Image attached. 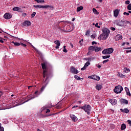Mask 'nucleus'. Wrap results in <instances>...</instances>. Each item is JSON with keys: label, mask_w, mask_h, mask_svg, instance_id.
Returning a JSON list of instances; mask_svg holds the SVG:
<instances>
[{"label": "nucleus", "mask_w": 131, "mask_h": 131, "mask_svg": "<svg viewBox=\"0 0 131 131\" xmlns=\"http://www.w3.org/2000/svg\"><path fill=\"white\" fill-rule=\"evenodd\" d=\"M94 45H98V42H97L96 41H93L92 45L94 46Z\"/></svg>", "instance_id": "nucleus-53"}, {"label": "nucleus", "mask_w": 131, "mask_h": 131, "mask_svg": "<svg viewBox=\"0 0 131 131\" xmlns=\"http://www.w3.org/2000/svg\"><path fill=\"white\" fill-rule=\"evenodd\" d=\"M34 94L35 95H37V96L39 95V94H38V91H36Z\"/></svg>", "instance_id": "nucleus-57"}, {"label": "nucleus", "mask_w": 131, "mask_h": 131, "mask_svg": "<svg viewBox=\"0 0 131 131\" xmlns=\"http://www.w3.org/2000/svg\"><path fill=\"white\" fill-rule=\"evenodd\" d=\"M129 3H130V2L128 0L125 1V4L126 5H129Z\"/></svg>", "instance_id": "nucleus-49"}, {"label": "nucleus", "mask_w": 131, "mask_h": 131, "mask_svg": "<svg viewBox=\"0 0 131 131\" xmlns=\"http://www.w3.org/2000/svg\"><path fill=\"white\" fill-rule=\"evenodd\" d=\"M62 102H59L57 103V105L56 106V109H61L62 108Z\"/></svg>", "instance_id": "nucleus-25"}, {"label": "nucleus", "mask_w": 131, "mask_h": 131, "mask_svg": "<svg viewBox=\"0 0 131 131\" xmlns=\"http://www.w3.org/2000/svg\"><path fill=\"white\" fill-rule=\"evenodd\" d=\"M110 34V30L106 28H103L102 29V34H101V36H102V40H106L109 37Z\"/></svg>", "instance_id": "nucleus-1"}, {"label": "nucleus", "mask_w": 131, "mask_h": 131, "mask_svg": "<svg viewBox=\"0 0 131 131\" xmlns=\"http://www.w3.org/2000/svg\"><path fill=\"white\" fill-rule=\"evenodd\" d=\"M97 67H98V68H101V65L97 64Z\"/></svg>", "instance_id": "nucleus-64"}, {"label": "nucleus", "mask_w": 131, "mask_h": 131, "mask_svg": "<svg viewBox=\"0 0 131 131\" xmlns=\"http://www.w3.org/2000/svg\"><path fill=\"white\" fill-rule=\"evenodd\" d=\"M127 10L131 11V4H129L127 7Z\"/></svg>", "instance_id": "nucleus-39"}, {"label": "nucleus", "mask_w": 131, "mask_h": 131, "mask_svg": "<svg viewBox=\"0 0 131 131\" xmlns=\"http://www.w3.org/2000/svg\"><path fill=\"white\" fill-rule=\"evenodd\" d=\"M21 104H22V103H17L16 104H15V106H19Z\"/></svg>", "instance_id": "nucleus-62"}, {"label": "nucleus", "mask_w": 131, "mask_h": 131, "mask_svg": "<svg viewBox=\"0 0 131 131\" xmlns=\"http://www.w3.org/2000/svg\"><path fill=\"white\" fill-rule=\"evenodd\" d=\"M35 15H36V12H34L32 14H31V18H34L35 16Z\"/></svg>", "instance_id": "nucleus-40"}, {"label": "nucleus", "mask_w": 131, "mask_h": 131, "mask_svg": "<svg viewBox=\"0 0 131 131\" xmlns=\"http://www.w3.org/2000/svg\"><path fill=\"white\" fill-rule=\"evenodd\" d=\"M83 41V39H82L81 40L79 41V43H80V46H82V42Z\"/></svg>", "instance_id": "nucleus-47"}, {"label": "nucleus", "mask_w": 131, "mask_h": 131, "mask_svg": "<svg viewBox=\"0 0 131 131\" xmlns=\"http://www.w3.org/2000/svg\"><path fill=\"white\" fill-rule=\"evenodd\" d=\"M115 24L117 26H120V27H124V25L122 24V20L121 21L117 20L115 21Z\"/></svg>", "instance_id": "nucleus-10"}, {"label": "nucleus", "mask_w": 131, "mask_h": 131, "mask_svg": "<svg viewBox=\"0 0 131 131\" xmlns=\"http://www.w3.org/2000/svg\"><path fill=\"white\" fill-rule=\"evenodd\" d=\"M22 16H24V17H26L27 14H26V13H24L22 14Z\"/></svg>", "instance_id": "nucleus-59"}, {"label": "nucleus", "mask_w": 131, "mask_h": 131, "mask_svg": "<svg viewBox=\"0 0 131 131\" xmlns=\"http://www.w3.org/2000/svg\"><path fill=\"white\" fill-rule=\"evenodd\" d=\"M117 76H119V77H121V78H125V75H124L122 74L118 73L117 74Z\"/></svg>", "instance_id": "nucleus-32"}, {"label": "nucleus", "mask_w": 131, "mask_h": 131, "mask_svg": "<svg viewBox=\"0 0 131 131\" xmlns=\"http://www.w3.org/2000/svg\"><path fill=\"white\" fill-rule=\"evenodd\" d=\"M35 2H36L38 4H42V3H45V1L44 0H34Z\"/></svg>", "instance_id": "nucleus-33"}, {"label": "nucleus", "mask_w": 131, "mask_h": 131, "mask_svg": "<svg viewBox=\"0 0 131 131\" xmlns=\"http://www.w3.org/2000/svg\"><path fill=\"white\" fill-rule=\"evenodd\" d=\"M6 40V39L2 38V37H0V42H1V43H4V42H5V41H4V40Z\"/></svg>", "instance_id": "nucleus-41"}, {"label": "nucleus", "mask_w": 131, "mask_h": 131, "mask_svg": "<svg viewBox=\"0 0 131 131\" xmlns=\"http://www.w3.org/2000/svg\"><path fill=\"white\" fill-rule=\"evenodd\" d=\"M131 52V50H127L126 51V53L127 54V53H130Z\"/></svg>", "instance_id": "nucleus-61"}, {"label": "nucleus", "mask_w": 131, "mask_h": 131, "mask_svg": "<svg viewBox=\"0 0 131 131\" xmlns=\"http://www.w3.org/2000/svg\"><path fill=\"white\" fill-rule=\"evenodd\" d=\"M0 131H4V127L2 126L1 123H0Z\"/></svg>", "instance_id": "nucleus-46"}, {"label": "nucleus", "mask_w": 131, "mask_h": 131, "mask_svg": "<svg viewBox=\"0 0 131 131\" xmlns=\"http://www.w3.org/2000/svg\"><path fill=\"white\" fill-rule=\"evenodd\" d=\"M70 71L71 73H73V74H77L78 73V70H77L74 67H71Z\"/></svg>", "instance_id": "nucleus-8"}, {"label": "nucleus", "mask_w": 131, "mask_h": 131, "mask_svg": "<svg viewBox=\"0 0 131 131\" xmlns=\"http://www.w3.org/2000/svg\"><path fill=\"white\" fill-rule=\"evenodd\" d=\"M88 78L94 79V80H97V81H99V80H100V77L97 75L90 76L88 77Z\"/></svg>", "instance_id": "nucleus-7"}, {"label": "nucleus", "mask_w": 131, "mask_h": 131, "mask_svg": "<svg viewBox=\"0 0 131 131\" xmlns=\"http://www.w3.org/2000/svg\"><path fill=\"white\" fill-rule=\"evenodd\" d=\"M107 62H109V59H106V60H104L102 62V63H103V64H105V63H107Z\"/></svg>", "instance_id": "nucleus-48"}, {"label": "nucleus", "mask_w": 131, "mask_h": 131, "mask_svg": "<svg viewBox=\"0 0 131 131\" xmlns=\"http://www.w3.org/2000/svg\"><path fill=\"white\" fill-rule=\"evenodd\" d=\"M93 12L95 15H99V14H100V12H99L96 8H93Z\"/></svg>", "instance_id": "nucleus-30"}, {"label": "nucleus", "mask_w": 131, "mask_h": 131, "mask_svg": "<svg viewBox=\"0 0 131 131\" xmlns=\"http://www.w3.org/2000/svg\"><path fill=\"white\" fill-rule=\"evenodd\" d=\"M96 89L98 91H101V90H102V85H101V84L97 85L96 86Z\"/></svg>", "instance_id": "nucleus-28"}, {"label": "nucleus", "mask_w": 131, "mask_h": 131, "mask_svg": "<svg viewBox=\"0 0 131 131\" xmlns=\"http://www.w3.org/2000/svg\"><path fill=\"white\" fill-rule=\"evenodd\" d=\"M34 8L36 9H44L45 6L43 5H33Z\"/></svg>", "instance_id": "nucleus-19"}, {"label": "nucleus", "mask_w": 131, "mask_h": 131, "mask_svg": "<svg viewBox=\"0 0 131 131\" xmlns=\"http://www.w3.org/2000/svg\"><path fill=\"white\" fill-rule=\"evenodd\" d=\"M100 51H102V48L95 46V52H100Z\"/></svg>", "instance_id": "nucleus-26"}, {"label": "nucleus", "mask_w": 131, "mask_h": 131, "mask_svg": "<svg viewBox=\"0 0 131 131\" xmlns=\"http://www.w3.org/2000/svg\"><path fill=\"white\" fill-rule=\"evenodd\" d=\"M120 102L121 104H125L126 105H127V104H128V100L124 99H121Z\"/></svg>", "instance_id": "nucleus-16"}, {"label": "nucleus", "mask_w": 131, "mask_h": 131, "mask_svg": "<svg viewBox=\"0 0 131 131\" xmlns=\"http://www.w3.org/2000/svg\"><path fill=\"white\" fill-rule=\"evenodd\" d=\"M54 43L56 45V46L55 47V49H59V47L61 46V43H60V41L59 40H55L54 41Z\"/></svg>", "instance_id": "nucleus-17"}, {"label": "nucleus", "mask_w": 131, "mask_h": 131, "mask_svg": "<svg viewBox=\"0 0 131 131\" xmlns=\"http://www.w3.org/2000/svg\"><path fill=\"white\" fill-rule=\"evenodd\" d=\"M48 8H49V10H54V6L51 5L44 6V9H48Z\"/></svg>", "instance_id": "nucleus-20"}, {"label": "nucleus", "mask_w": 131, "mask_h": 131, "mask_svg": "<svg viewBox=\"0 0 131 131\" xmlns=\"http://www.w3.org/2000/svg\"><path fill=\"white\" fill-rule=\"evenodd\" d=\"M61 22H63L64 24H66V23H67V21H60L59 23H61Z\"/></svg>", "instance_id": "nucleus-60"}, {"label": "nucleus", "mask_w": 131, "mask_h": 131, "mask_svg": "<svg viewBox=\"0 0 131 131\" xmlns=\"http://www.w3.org/2000/svg\"><path fill=\"white\" fill-rule=\"evenodd\" d=\"M91 38H93L95 39V38L96 37V36H95V35H92L91 36Z\"/></svg>", "instance_id": "nucleus-55"}, {"label": "nucleus", "mask_w": 131, "mask_h": 131, "mask_svg": "<svg viewBox=\"0 0 131 131\" xmlns=\"http://www.w3.org/2000/svg\"><path fill=\"white\" fill-rule=\"evenodd\" d=\"M90 33H91V31H90V30H88L86 31L85 35H90Z\"/></svg>", "instance_id": "nucleus-42"}, {"label": "nucleus", "mask_w": 131, "mask_h": 131, "mask_svg": "<svg viewBox=\"0 0 131 131\" xmlns=\"http://www.w3.org/2000/svg\"><path fill=\"white\" fill-rule=\"evenodd\" d=\"M95 27H97V28H101V26H99V23H96L95 24Z\"/></svg>", "instance_id": "nucleus-43"}, {"label": "nucleus", "mask_w": 131, "mask_h": 131, "mask_svg": "<svg viewBox=\"0 0 131 131\" xmlns=\"http://www.w3.org/2000/svg\"><path fill=\"white\" fill-rule=\"evenodd\" d=\"M120 111L122 112L123 113H129V110L127 108H121Z\"/></svg>", "instance_id": "nucleus-18"}, {"label": "nucleus", "mask_w": 131, "mask_h": 131, "mask_svg": "<svg viewBox=\"0 0 131 131\" xmlns=\"http://www.w3.org/2000/svg\"><path fill=\"white\" fill-rule=\"evenodd\" d=\"M123 15H126L127 16H128L129 15V13L126 12H124L123 13Z\"/></svg>", "instance_id": "nucleus-51"}, {"label": "nucleus", "mask_w": 131, "mask_h": 131, "mask_svg": "<svg viewBox=\"0 0 131 131\" xmlns=\"http://www.w3.org/2000/svg\"><path fill=\"white\" fill-rule=\"evenodd\" d=\"M82 10H83V7H82V6H80V7L77 8V12H80V11H81Z\"/></svg>", "instance_id": "nucleus-34"}, {"label": "nucleus", "mask_w": 131, "mask_h": 131, "mask_svg": "<svg viewBox=\"0 0 131 131\" xmlns=\"http://www.w3.org/2000/svg\"><path fill=\"white\" fill-rule=\"evenodd\" d=\"M108 101L112 104V105H116V104H117V100L116 99H111Z\"/></svg>", "instance_id": "nucleus-11"}, {"label": "nucleus", "mask_w": 131, "mask_h": 131, "mask_svg": "<svg viewBox=\"0 0 131 131\" xmlns=\"http://www.w3.org/2000/svg\"><path fill=\"white\" fill-rule=\"evenodd\" d=\"M96 48V46H90L88 48L89 52H91V51H95Z\"/></svg>", "instance_id": "nucleus-23"}, {"label": "nucleus", "mask_w": 131, "mask_h": 131, "mask_svg": "<svg viewBox=\"0 0 131 131\" xmlns=\"http://www.w3.org/2000/svg\"><path fill=\"white\" fill-rule=\"evenodd\" d=\"M125 91H126V95H127V96H129V97H130V96H131L130 92H129V90L128 89V88H127V87L125 88Z\"/></svg>", "instance_id": "nucleus-24"}, {"label": "nucleus", "mask_w": 131, "mask_h": 131, "mask_svg": "<svg viewBox=\"0 0 131 131\" xmlns=\"http://www.w3.org/2000/svg\"><path fill=\"white\" fill-rule=\"evenodd\" d=\"M126 128V125L125 124L123 123L122 124L121 126V130H124Z\"/></svg>", "instance_id": "nucleus-29"}, {"label": "nucleus", "mask_w": 131, "mask_h": 131, "mask_svg": "<svg viewBox=\"0 0 131 131\" xmlns=\"http://www.w3.org/2000/svg\"><path fill=\"white\" fill-rule=\"evenodd\" d=\"M127 122L128 123V124H129L130 126H131V120H128Z\"/></svg>", "instance_id": "nucleus-52"}, {"label": "nucleus", "mask_w": 131, "mask_h": 131, "mask_svg": "<svg viewBox=\"0 0 131 131\" xmlns=\"http://www.w3.org/2000/svg\"><path fill=\"white\" fill-rule=\"evenodd\" d=\"M4 17L5 19L9 20V19H11V18H12V15L10 13H5L4 15Z\"/></svg>", "instance_id": "nucleus-12"}, {"label": "nucleus", "mask_w": 131, "mask_h": 131, "mask_svg": "<svg viewBox=\"0 0 131 131\" xmlns=\"http://www.w3.org/2000/svg\"><path fill=\"white\" fill-rule=\"evenodd\" d=\"M70 117L71 118L72 120L74 121V122H75L77 121V120H78V119H77V117L73 114H71L70 115Z\"/></svg>", "instance_id": "nucleus-9"}, {"label": "nucleus", "mask_w": 131, "mask_h": 131, "mask_svg": "<svg viewBox=\"0 0 131 131\" xmlns=\"http://www.w3.org/2000/svg\"><path fill=\"white\" fill-rule=\"evenodd\" d=\"M108 58H110V55L103 56H102V59H108Z\"/></svg>", "instance_id": "nucleus-38"}, {"label": "nucleus", "mask_w": 131, "mask_h": 131, "mask_svg": "<svg viewBox=\"0 0 131 131\" xmlns=\"http://www.w3.org/2000/svg\"><path fill=\"white\" fill-rule=\"evenodd\" d=\"M98 38V39H102V38H103V36H101V34H100V36H99Z\"/></svg>", "instance_id": "nucleus-56"}, {"label": "nucleus", "mask_w": 131, "mask_h": 131, "mask_svg": "<svg viewBox=\"0 0 131 131\" xmlns=\"http://www.w3.org/2000/svg\"><path fill=\"white\" fill-rule=\"evenodd\" d=\"M74 77L76 79H77V80H80V79H81L80 77L78 76V75H75Z\"/></svg>", "instance_id": "nucleus-35"}, {"label": "nucleus", "mask_w": 131, "mask_h": 131, "mask_svg": "<svg viewBox=\"0 0 131 131\" xmlns=\"http://www.w3.org/2000/svg\"><path fill=\"white\" fill-rule=\"evenodd\" d=\"M63 52H64V53H67V52H68V51H67V49H66V46H63Z\"/></svg>", "instance_id": "nucleus-37"}, {"label": "nucleus", "mask_w": 131, "mask_h": 131, "mask_svg": "<svg viewBox=\"0 0 131 131\" xmlns=\"http://www.w3.org/2000/svg\"><path fill=\"white\" fill-rule=\"evenodd\" d=\"M122 24L123 25H124V26H126V25H127V24H130V22H129L127 20H124V21L122 20Z\"/></svg>", "instance_id": "nucleus-22"}, {"label": "nucleus", "mask_w": 131, "mask_h": 131, "mask_svg": "<svg viewBox=\"0 0 131 131\" xmlns=\"http://www.w3.org/2000/svg\"><path fill=\"white\" fill-rule=\"evenodd\" d=\"M85 69H86V67L84 66V67L81 69V70L83 71L85 70Z\"/></svg>", "instance_id": "nucleus-50"}, {"label": "nucleus", "mask_w": 131, "mask_h": 131, "mask_svg": "<svg viewBox=\"0 0 131 131\" xmlns=\"http://www.w3.org/2000/svg\"><path fill=\"white\" fill-rule=\"evenodd\" d=\"M123 91V88L121 85H118L114 89V92L115 94H121V92Z\"/></svg>", "instance_id": "nucleus-6"}, {"label": "nucleus", "mask_w": 131, "mask_h": 131, "mask_svg": "<svg viewBox=\"0 0 131 131\" xmlns=\"http://www.w3.org/2000/svg\"><path fill=\"white\" fill-rule=\"evenodd\" d=\"M11 43H13L15 47H19L20 45V43L18 42H14V41H12Z\"/></svg>", "instance_id": "nucleus-31"}, {"label": "nucleus", "mask_w": 131, "mask_h": 131, "mask_svg": "<svg viewBox=\"0 0 131 131\" xmlns=\"http://www.w3.org/2000/svg\"><path fill=\"white\" fill-rule=\"evenodd\" d=\"M20 45L24 48H26V47H27V45H26V44H24V43H23L22 42L20 43Z\"/></svg>", "instance_id": "nucleus-45"}, {"label": "nucleus", "mask_w": 131, "mask_h": 131, "mask_svg": "<svg viewBox=\"0 0 131 131\" xmlns=\"http://www.w3.org/2000/svg\"><path fill=\"white\" fill-rule=\"evenodd\" d=\"M23 25L24 26H30L31 25V22L29 20H26L23 23Z\"/></svg>", "instance_id": "nucleus-13"}, {"label": "nucleus", "mask_w": 131, "mask_h": 131, "mask_svg": "<svg viewBox=\"0 0 131 131\" xmlns=\"http://www.w3.org/2000/svg\"><path fill=\"white\" fill-rule=\"evenodd\" d=\"M31 45L33 49H34L35 51L36 52V53H39V51H38V50L35 48V47H34V46H33L31 44Z\"/></svg>", "instance_id": "nucleus-36"}, {"label": "nucleus", "mask_w": 131, "mask_h": 131, "mask_svg": "<svg viewBox=\"0 0 131 131\" xmlns=\"http://www.w3.org/2000/svg\"><path fill=\"white\" fill-rule=\"evenodd\" d=\"M77 107H78V105H75L72 107V109H73V108H77Z\"/></svg>", "instance_id": "nucleus-63"}, {"label": "nucleus", "mask_w": 131, "mask_h": 131, "mask_svg": "<svg viewBox=\"0 0 131 131\" xmlns=\"http://www.w3.org/2000/svg\"><path fill=\"white\" fill-rule=\"evenodd\" d=\"M111 30H112L113 31H115V30H116V29H115V28L114 27H112L111 28Z\"/></svg>", "instance_id": "nucleus-54"}, {"label": "nucleus", "mask_w": 131, "mask_h": 131, "mask_svg": "<svg viewBox=\"0 0 131 131\" xmlns=\"http://www.w3.org/2000/svg\"><path fill=\"white\" fill-rule=\"evenodd\" d=\"M49 112H51V111H50V109H47L46 112V113H49Z\"/></svg>", "instance_id": "nucleus-58"}, {"label": "nucleus", "mask_w": 131, "mask_h": 131, "mask_svg": "<svg viewBox=\"0 0 131 131\" xmlns=\"http://www.w3.org/2000/svg\"><path fill=\"white\" fill-rule=\"evenodd\" d=\"M120 39H122V36L120 34L117 35L115 38V40L117 41Z\"/></svg>", "instance_id": "nucleus-14"}, {"label": "nucleus", "mask_w": 131, "mask_h": 131, "mask_svg": "<svg viewBox=\"0 0 131 131\" xmlns=\"http://www.w3.org/2000/svg\"><path fill=\"white\" fill-rule=\"evenodd\" d=\"M90 63L89 62V61H87L85 64H84V67H88V66H89V65H90Z\"/></svg>", "instance_id": "nucleus-44"}, {"label": "nucleus", "mask_w": 131, "mask_h": 131, "mask_svg": "<svg viewBox=\"0 0 131 131\" xmlns=\"http://www.w3.org/2000/svg\"><path fill=\"white\" fill-rule=\"evenodd\" d=\"M48 84H49V76H47L46 79L44 80L43 85L42 88L40 89V93H42V92L45 91V89L47 88V85H48Z\"/></svg>", "instance_id": "nucleus-3"}, {"label": "nucleus", "mask_w": 131, "mask_h": 131, "mask_svg": "<svg viewBox=\"0 0 131 131\" xmlns=\"http://www.w3.org/2000/svg\"><path fill=\"white\" fill-rule=\"evenodd\" d=\"M119 14V10L118 9H116L114 11V16L116 18H117L118 17V15Z\"/></svg>", "instance_id": "nucleus-15"}, {"label": "nucleus", "mask_w": 131, "mask_h": 131, "mask_svg": "<svg viewBox=\"0 0 131 131\" xmlns=\"http://www.w3.org/2000/svg\"><path fill=\"white\" fill-rule=\"evenodd\" d=\"M81 109H83L85 112H87V114L90 115L91 114V110L92 109V107L91 105L88 104H84L83 106L80 107Z\"/></svg>", "instance_id": "nucleus-2"}, {"label": "nucleus", "mask_w": 131, "mask_h": 131, "mask_svg": "<svg viewBox=\"0 0 131 131\" xmlns=\"http://www.w3.org/2000/svg\"><path fill=\"white\" fill-rule=\"evenodd\" d=\"M41 67L43 69V78H47V76H49L48 74V71H47V66H46L45 63H41Z\"/></svg>", "instance_id": "nucleus-5"}, {"label": "nucleus", "mask_w": 131, "mask_h": 131, "mask_svg": "<svg viewBox=\"0 0 131 131\" xmlns=\"http://www.w3.org/2000/svg\"><path fill=\"white\" fill-rule=\"evenodd\" d=\"M114 51L113 48H107L104 49L102 51V53L104 55H110V54H112Z\"/></svg>", "instance_id": "nucleus-4"}, {"label": "nucleus", "mask_w": 131, "mask_h": 131, "mask_svg": "<svg viewBox=\"0 0 131 131\" xmlns=\"http://www.w3.org/2000/svg\"><path fill=\"white\" fill-rule=\"evenodd\" d=\"M129 71H130V70H129L128 68H124L123 69V72H124V73H128Z\"/></svg>", "instance_id": "nucleus-27"}, {"label": "nucleus", "mask_w": 131, "mask_h": 131, "mask_svg": "<svg viewBox=\"0 0 131 131\" xmlns=\"http://www.w3.org/2000/svg\"><path fill=\"white\" fill-rule=\"evenodd\" d=\"M13 11H16L17 12H22V9L19 7H14L13 8Z\"/></svg>", "instance_id": "nucleus-21"}]
</instances>
